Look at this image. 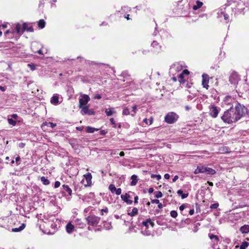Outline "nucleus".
I'll list each match as a JSON object with an SVG mask.
<instances>
[{
	"instance_id": "1",
	"label": "nucleus",
	"mask_w": 249,
	"mask_h": 249,
	"mask_svg": "<svg viewBox=\"0 0 249 249\" xmlns=\"http://www.w3.org/2000/svg\"><path fill=\"white\" fill-rule=\"evenodd\" d=\"M222 120L225 123H231L237 121L239 119L235 114V112L233 110V108L231 107L230 109L225 111L221 117Z\"/></svg>"
},
{
	"instance_id": "2",
	"label": "nucleus",
	"mask_w": 249,
	"mask_h": 249,
	"mask_svg": "<svg viewBox=\"0 0 249 249\" xmlns=\"http://www.w3.org/2000/svg\"><path fill=\"white\" fill-rule=\"evenodd\" d=\"M234 111L235 112V114H237V116L239 120L240 118L244 115L246 113L249 114V112L247 111V109L244 106L238 104L237 105L235 108H233Z\"/></svg>"
},
{
	"instance_id": "3",
	"label": "nucleus",
	"mask_w": 249,
	"mask_h": 249,
	"mask_svg": "<svg viewBox=\"0 0 249 249\" xmlns=\"http://www.w3.org/2000/svg\"><path fill=\"white\" fill-rule=\"evenodd\" d=\"M178 118V116L176 113L171 112L165 116L164 120L167 123L171 124L176 122Z\"/></svg>"
},
{
	"instance_id": "4",
	"label": "nucleus",
	"mask_w": 249,
	"mask_h": 249,
	"mask_svg": "<svg viewBox=\"0 0 249 249\" xmlns=\"http://www.w3.org/2000/svg\"><path fill=\"white\" fill-rule=\"evenodd\" d=\"M100 218L95 215H90L86 218L88 224L91 226H95L98 224Z\"/></svg>"
},
{
	"instance_id": "5",
	"label": "nucleus",
	"mask_w": 249,
	"mask_h": 249,
	"mask_svg": "<svg viewBox=\"0 0 249 249\" xmlns=\"http://www.w3.org/2000/svg\"><path fill=\"white\" fill-rule=\"evenodd\" d=\"M209 108L210 115L213 118H216L218 114L219 113V108L214 105H212L210 106Z\"/></svg>"
},
{
	"instance_id": "6",
	"label": "nucleus",
	"mask_w": 249,
	"mask_h": 249,
	"mask_svg": "<svg viewBox=\"0 0 249 249\" xmlns=\"http://www.w3.org/2000/svg\"><path fill=\"white\" fill-rule=\"evenodd\" d=\"M89 100L90 98L88 95L84 94L82 96V98L79 99V108H81L83 107H84V106L86 105L89 101Z\"/></svg>"
},
{
	"instance_id": "7",
	"label": "nucleus",
	"mask_w": 249,
	"mask_h": 249,
	"mask_svg": "<svg viewBox=\"0 0 249 249\" xmlns=\"http://www.w3.org/2000/svg\"><path fill=\"white\" fill-rule=\"evenodd\" d=\"M84 177L86 179V183H84V181L82 180V183L84 184V186H90L91 184V178H92V176L91 174L89 173H87V174L84 175Z\"/></svg>"
},
{
	"instance_id": "8",
	"label": "nucleus",
	"mask_w": 249,
	"mask_h": 249,
	"mask_svg": "<svg viewBox=\"0 0 249 249\" xmlns=\"http://www.w3.org/2000/svg\"><path fill=\"white\" fill-rule=\"evenodd\" d=\"M81 108V112L83 115L88 114L89 115H91L94 114V111L92 110L89 109L88 106L83 107Z\"/></svg>"
},
{
	"instance_id": "9",
	"label": "nucleus",
	"mask_w": 249,
	"mask_h": 249,
	"mask_svg": "<svg viewBox=\"0 0 249 249\" xmlns=\"http://www.w3.org/2000/svg\"><path fill=\"white\" fill-rule=\"evenodd\" d=\"M142 225L146 228H148L149 225H150L152 228L155 226L154 223L152 221L151 218H148L145 221H143L142 222Z\"/></svg>"
},
{
	"instance_id": "10",
	"label": "nucleus",
	"mask_w": 249,
	"mask_h": 249,
	"mask_svg": "<svg viewBox=\"0 0 249 249\" xmlns=\"http://www.w3.org/2000/svg\"><path fill=\"white\" fill-rule=\"evenodd\" d=\"M121 197L123 200L126 202L127 204H131L132 203V200L128 199L130 198V196L128 194H125V195H121Z\"/></svg>"
},
{
	"instance_id": "11",
	"label": "nucleus",
	"mask_w": 249,
	"mask_h": 249,
	"mask_svg": "<svg viewBox=\"0 0 249 249\" xmlns=\"http://www.w3.org/2000/svg\"><path fill=\"white\" fill-rule=\"evenodd\" d=\"M15 31L19 35L22 34L24 32V30L22 29V27L19 23L17 24L15 27Z\"/></svg>"
},
{
	"instance_id": "12",
	"label": "nucleus",
	"mask_w": 249,
	"mask_h": 249,
	"mask_svg": "<svg viewBox=\"0 0 249 249\" xmlns=\"http://www.w3.org/2000/svg\"><path fill=\"white\" fill-rule=\"evenodd\" d=\"M240 231L243 233H248L249 232V225H245L242 226L240 229Z\"/></svg>"
},
{
	"instance_id": "13",
	"label": "nucleus",
	"mask_w": 249,
	"mask_h": 249,
	"mask_svg": "<svg viewBox=\"0 0 249 249\" xmlns=\"http://www.w3.org/2000/svg\"><path fill=\"white\" fill-rule=\"evenodd\" d=\"M74 227L71 223H69L66 226V231L68 233H71L72 232Z\"/></svg>"
},
{
	"instance_id": "14",
	"label": "nucleus",
	"mask_w": 249,
	"mask_h": 249,
	"mask_svg": "<svg viewBox=\"0 0 249 249\" xmlns=\"http://www.w3.org/2000/svg\"><path fill=\"white\" fill-rule=\"evenodd\" d=\"M229 80L231 84L235 85L237 83L238 78L236 75L232 74L230 76Z\"/></svg>"
},
{
	"instance_id": "15",
	"label": "nucleus",
	"mask_w": 249,
	"mask_h": 249,
	"mask_svg": "<svg viewBox=\"0 0 249 249\" xmlns=\"http://www.w3.org/2000/svg\"><path fill=\"white\" fill-rule=\"evenodd\" d=\"M205 172V167H197V168L195 170L194 173L195 174H197L198 173H204Z\"/></svg>"
},
{
	"instance_id": "16",
	"label": "nucleus",
	"mask_w": 249,
	"mask_h": 249,
	"mask_svg": "<svg viewBox=\"0 0 249 249\" xmlns=\"http://www.w3.org/2000/svg\"><path fill=\"white\" fill-rule=\"evenodd\" d=\"M151 46L154 48H155V51L156 52H158L159 51H160V50L161 47L159 45V43L156 41H154L152 43Z\"/></svg>"
},
{
	"instance_id": "17",
	"label": "nucleus",
	"mask_w": 249,
	"mask_h": 249,
	"mask_svg": "<svg viewBox=\"0 0 249 249\" xmlns=\"http://www.w3.org/2000/svg\"><path fill=\"white\" fill-rule=\"evenodd\" d=\"M208 175H214L216 172L214 169L211 168L205 167V172Z\"/></svg>"
},
{
	"instance_id": "18",
	"label": "nucleus",
	"mask_w": 249,
	"mask_h": 249,
	"mask_svg": "<svg viewBox=\"0 0 249 249\" xmlns=\"http://www.w3.org/2000/svg\"><path fill=\"white\" fill-rule=\"evenodd\" d=\"M131 179H132V181L130 183L131 185H135L137 183V176L136 175H133L131 176Z\"/></svg>"
},
{
	"instance_id": "19",
	"label": "nucleus",
	"mask_w": 249,
	"mask_h": 249,
	"mask_svg": "<svg viewBox=\"0 0 249 249\" xmlns=\"http://www.w3.org/2000/svg\"><path fill=\"white\" fill-rule=\"evenodd\" d=\"M196 5H194L193 9L194 10H196L200 8L203 5V3L199 0H197L196 2Z\"/></svg>"
},
{
	"instance_id": "20",
	"label": "nucleus",
	"mask_w": 249,
	"mask_h": 249,
	"mask_svg": "<svg viewBox=\"0 0 249 249\" xmlns=\"http://www.w3.org/2000/svg\"><path fill=\"white\" fill-rule=\"evenodd\" d=\"M62 187L63 188V189L66 192H67L70 196H71V193H72V191H71V189L69 187L68 185L64 184L62 185Z\"/></svg>"
},
{
	"instance_id": "21",
	"label": "nucleus",
	"mask_w": 249,
	"mask_h": 249,
	"mask_svg": "<svg viewBox=\"0 0 249 249\" xmlns=\"http://www.w3.org/2000/svg\"><path fill=\"white\" fill-rule=\"evenodd\" d=\"M138 210L137 208H133L132 212L128 213V215L131 216H134L138 214Z\"/></svg>"
},
{
	"instance_id": "22",
	"label": "nucleus",
	"mask_w": 249,
	"mask_h": 249,
	"mask_svg": "<svg viewBox=\"0 0 249 249\" xmlns=\"http://www.w3.org/2000/svg\"><path fill=\"white\" fill-rule=\"evenodd\" d=\"M58 97L56 95L53 96L51 100V103L53 104H57L58 103Z\"/></svg>"
},
{
	"instance_id": "23",
	"label": "nucleus",
	"mask_w": 249,
	"mask_h": 249,
	"mask_svg": "<svg viewBox=\"0 0 249 249\" xmlns=\"http://www.w3.org/2000/svg\"><path fill=\"white\" fill-rule=\"evenodd\" d=\"M99 129L92 127L91 126H87L86 128V131L88 133H93L95 131H98Z\"/></svg>"
},
{
	"instance_id": "24",
	"label": "nucleus",
	"mask_w": 249,
	"mask_h": 249,
	"mask_svg": "<svg viewBox=\"0 0 249 249\" xmlns=\"http://www.w3.org/2000/svg\"><path fill=\"white\" fill-rule=\"evenodd\" d=\"M25 224H24V223L22 224L21 226H20L18 228L12 229V231L18 232V231H21L25 228Z\"/></svg>"
},
{
	"instance_id": "25",
	"label": "nucleus",
	"mask_w": 249,
	"mask_h": 249,
	"mask_svg": "<svg viewBox=\"0 0 249 249\" xmlns=\"http://www.w3.org/2000/svg\"><path fill=\"white\" fill-rule=\"evenodd\" d=\"M40 180L42 183L45 185H49L50 183V181L48 179H47L45 177H41Z\"/></svg>"
},
{
	"instance_id": "26",
	"label": "nucleus",
	"mask_w": 249,
	"mask_h": 249,
	"mask_svg": "<svg viewBox=\"0 0 249 249\" xmlns=\"http://www.w3.org/2000/svg\"><path fill=\"white\" fill-rule=\"evenodd\" d=\"M178 195H180L182 199L186 198L188 196V194H184L181 190H178L177 192Z\"/></svg>"
},
{
	"instance_id": "27",
	"label": "nucleus",
	"mask_w": 249,
	"mask_h": 249,
	"mask_svg": "<svg viewBox=\"0 0 249 249\" xmlns=\"http://www.w3.org/2000/svg\"><path fill=\"white\" fill-rule=\"evenodd\" d=\"M45 24V21L43 19H40L38 22V26L41 29L44 28Z\"/></svg>"
},
{
	"instance_id": "28",
	"label": "nucleus",
	"mask_w": 249,
	"mask_h": 249,
	"mask_svg": "<svg viewBox=\"0 0 249 249\" xmlns=\"http://www.w3.org/2000/svg\"><path fill=\"white\" fill-rule=\"evenodd\" d=\"M249 244L247 242H243L240 246V249H246L249 246Z\"/></svg>"
},
{
	"instance_id": "29",
	"label": "nucleus",
	"mask_w": 249,
	"mask_h": 249,
	"mask_svg": "<svg viewBox=\"0 0 249 249\" xmlns=\"http://www.w3.org/2000/svg\"><path fill=\"white\" fill-rule=\"evenodd\" d=\"M208 82H209L208 80H207L204 79H203V80H202V85H203V87L204 88H206V89H208V87H209V85H208Z\"/></svg>"
},
{
	"instance_id": "30",
	"label": "nucleus",
	"mask_w": 249,
	"mask_h": 249,
	"mask_svg": "<svg viewBox=\"0 0 249 249\" xmlns=\"http://www.w3.org/2000/svg\"><path fill=\"white\" fill-rule=\"evenodd\" d=\"M108 188L112 193H115L117 189L113 184L109 185Z\"/></svg>"
},
{
	"instance_id": "31",
	"label": "nucleus",
	"mask_w": 249,
	"mask_h": 249,
	"mask_svg": "<svg viewBox=\"0 0 249 249\" xmlns=\"http://www.w3.org/2000/svg\"><path fill=\"white\" fill-rule=\"evenodd\" d=\"M105 112L107 115L108 116H111L113 114V111H112L111 108L107 109Z\"/></svg>"
},
{
	"instance_id": "32",
	"label": "nucleus",
	"mask_w": 249,
	"mask_h": 249,
	"mask_svg": "<svg viewBox=\"0 0 249 249\" xmlns=\"http://www.w3.org/2000/svg\"><path fill=\"white\" fill-rule=\"evenodd\" d=\"M209 236L211 239H214L216 241L219 240L218 237L214 234H209Z\"/></svg>"
},
{
	"instance_id": "33",
	"label": "nucleus",
	"mask_w": 249,
	"mask_h": 249,
	"mask_svg": "<svg viewBox=\"0 0 249 249\" xmlns=\"http://www.w3.org/2000/svg\"><path fill=\"white\" fill-rule=\"evenodd\" d=\"M155 197L157 198L161 197L162 196V193L160 191H156L155 192Z\"/></svg>"
},
{
	"instance_id": "34",
	"label": "nucleus",
	"mask_w": 249,
	"mask_h": 249,
	"mask_svg": "<svg viewBox=\"0 0 249 249\" xmlns=\"http://www.w3.org/2000/svg\"><path fill=\"white\" fill-rule=\"evenodd\" d=\"M151 177L152 178H156L157 180H159L161 178V176L160 175L152 174Z\"/></svg>"
},
{
	"instance_id": "35",
	"label": "nucleus",
	"mask_w": 249,
	"mask_h": 249,
	"mask_svg": "<svg viewBox=\"0 0 249 249\" xmlns=\"http://www.w3.org/2000/svg\"><path fill=\"white\" fill-rule=\"evenodd\" d=\"M170 215L173 218H176L178 216V213L176 211H172L170 212Z\"/></svg>"
},
{
	"instance_id": "36",
	"label": "nucleus",
	"mask_w": 249,
	"mask_h": 249,
	"mask_svg": "<svg viewBox=\"0 0 249 249\" xmlns=\"http://www.w3.org/2000/svg\"><path fill=\"white\" fill-rule=\"evenodd\" d=\"M8 123L10 124H11L12 125H15L16 124V122L15 121H14L13 119L12 118H9L8 119Z\"/></svg>"
},
{
	"instance_id": "37",
	"label": "nucleus",
	"mask_w": 249,
	"mask_h": 249,
	"mask_svg": "<svg viewBox=\"0 0 249 249\" xmlns=\"http://www.w3.org/2000/svg\"><path fill=\"white\" fill-rule=\"evenodd\" d=\"M129 109L127 107L124 108L123 111V114L125 115H129Z\"/></svg>"
},
{
	"instance_id": "38",
	"label": "nucleus",
	"mask_w": 249,
	"mask_h": 249,
	"mask_svg": "<svg viewBox=\"0 0 249 249\" xmlns=\"http://www.w3.org/2000/svg\"><path fill=\"white\" fill-rule=\"evenodd\" d=\"M219 204L217 203H213L210 206L211 209H216L218 207Z\"/></svg>"
},
{
	"instance_id": "39",
	"label": "nucleus",
	"mask_w": 249,
	"mask_h": 249,
	"mask_svg": "<svg viewBox=\"0 0 249 249\" xmlns=\"http://www.w3.org/2000/svg\"><path fill=\"white\" fill-rule=\"evenodd\" d=\"M152 121H153V120H152V119H150V120H147V119H145L144 120V122L146 124H152Z\"/></svg>"
},
{
	"instance_id": "40",
	"label": "nucleus",
	"mask_w": 249,
	"mask_h": 249,
	"mask_svg": "<svg viewBox=\"0 0 249 249\" xmlns=\"http://www.w3.org/2000/svg\"><path fill=\"white\" fill-rule=\"evenodd\" d=\"M103 212H105V213H107L108 212V210L107 208H106L105 209H102L101 210V214L102 215L104 214Z\"/></svg>"
},
{
	"instance_id": "41",
	"label": "nucleus",
	"mask_w": 249,
	"mask_h": 249,
	"mask_svg": "<svg viewBox=\"0 0 249 249\" xmlns=\"http://www.w3.org/2000/svg\"><path fill=\"white\" fill-rule=\"evenodd\" d=\"M122 190L121 188H118L116 189V190L115 191V193L117 195H120L121 194Z\"/></svg>"
},
{
	"instance_id": "42",
	"label": "nucleus",
	"mask_w": 249,
	"mask_h": 249,
	"mask_svg": "<svg viewBox=\"0 0 249 249\" xmlns=\"http://www.w3.org/2000/svg\"><path fill=\"white\" fill-rule=\"evenodd\" d=\"M60 186V182L58 181H56L54 183V188H58Z\"/></svg>"
},
{
	"instance_id": "43",
	"label": "nucleus",
	"mask_w": 249,
	"mask_h": 249,
	"mask_svg": "<svg viewBox=\"0 0 249 249\" xmlns=\"http://www.w3.org/2000/svg\"><path fill=\"white\" fill-rule=\"evenodd\" d=\"M48 126L53 128L56 126V124L51 122H49L48 123Z\"/></svg>"
},
{
	"instance_id": "44",
	"label": "nucleus",
	"mask_w": 249,
	"mask_h": 249,
	"mask_svg": "<svg viewBox=\"0 0 249 249\" xmlns=\"http://www.w3.org/2000/svg\"><path fill=\"white\" fill-rule=\"evenodd\" d=\"M25 145V144L24 143H23V142H20L18 144V147L20 148H23L24 147Z\"/></svg>"
},
{
	"instance_id": "45",
	"label": "nucleus",
	"mask_w": 249,
	"mask_h": 249,
	"mask_svg": "<svg viewBox=\"0 0 249 249\" xmlns=\"http://www.w3.org/2000/svg\"><path fill=\"white\" fill-rule=\"evenodd\" d=\"M22 29H23V30H24V31L25 30H27V29L28 28H27V24H26V23H23V25H22Z\"/></svg>"
},
{
	"instance_id": "46",
	"label": "nucleus",
	"mask_w": 249,
	"mask_h": 249,
	"mask_svg": "<svg viewBox=\"0 0 249 249\" xmlns=\"http://www.w3.org/2000/svg\"><path fill=\"white\" fill-rule=\"evenodd\" d=\"M151 202L152 203L158 204V203H159L160 201L158 199H153V200H151Z\"/></svg>"
},
{
	"instance_id": "47",
	"label": "nucleus",
	"mask_w": 249,
	"mask_h": 249,
	"mask_svg": "<svg viewBox=\"0 0 249 249\" xmlns=\"http://www.w3.org/2000/svg\"><path fill=\"white\" fill-rule=\"evenodd\" d=\"M182 73L184 75V74H186V75H188L189 74V71L187 70H184L182 72Z\"/></svg>"
},
{
	"instance_id": "48",
	"label": "nucleus",
	"mask_w": 249,
	"mask_h": 249,
	"mask_svg": "<svg viewBox=\"0 0 249 249\" xmlns=\"http://www.w3.org/2000/svg\"><path fill=\"white\" fill-rule=\"evenodd\" d=\"M137 110V106L136 105H134L132 107V111L134 112V113L135 114Z\"/></svg>"
},
{
	"instance_id": "49",
	"label": "nucleus",
	"mask_w": 249,
	"mask_h": 249,
	"mask_svg": "<svg viewBox=\"0 0 249 249\" xmlns=\"http://www.w3.org/2000/svg\"><path fill=\"white\" fill-rule=\"evenodd\" d=\"M178 178V177L177 175L175 176L172 179L173 182H175Z\"/></svg>"
},
{
	"instance_id": "50",
	"label": "nucleus",
	"mask_w": 249,
	"mask_h": 249,
	"mask_svg": "<svg viewBox=\"0 0 249 249\" xmlns=\"http://www.w3.org/2000/svg\"><path fill=\"white\" fill-rule=\"evenodd\" d=\"M27 30L28 31H29V32H33L34 31V29H33V28L32 27H29L27 29Z\"/></svg>"
},
{
	"instance_id": "51",
	"label": "nucleus",
	"mask_w": 249,
	"mask_h": 249,
	"mask_svg": "<svg viewBox=\"0 0 249 249\" xmlns=\"http://www.w3.org/2000/svg\"><path fill=\"white\" fill-rule=\"evenodd\" d=\"M94 98L97 99H100L101 98V96L100 94H96Z\"/></svg>"
},
{
	"instance_id": "52",
	"label": "nucleus",
	"mask_w": 249,
	"mask_h": 249,
	"mask_svg": "<svg viewBox=\"0 0 249 249\" xmlns=\"http://www.w3.org/2000/svg\"><path fill=\"white\" fill-rule=\"evenodd\" d=\"M164 177L165 179H169L170 178V175L168 174H165L164 176Z\"/></svg>"
},
{
	"instance_id": "53",
	"label": "nucleus",
	"mask_w": 249,
	"mask_h": 249,
	"mask_svg": "<svg viewBox=\"0 0 249 249\" xmlns=\"http://www.w3.org/2000/svg\"><path fill=\"white\" fill-rule=\"evenodd\" d=\"M184 208H185V206H184V204L181 205L179 207V210H180V211H183V210L184 209Z\"/></svg>"
},
{
	"instance_id": "54",
	"label": "nucleus",
	"mask_w": 249,
	"mask_h": 249,
	"mask_svg": "<svg viewBox=\"0 0 249 249\" xmlns=\"http://www.w3.org/2000/svg\"><path fill=\"white\" fill-rule=\"evenodd\" d=\"M139 199V197L138 196H136L134 197V203H138V200Z\"/></svg>"
},
{
	"instance_id": "55",
	"label": "nucleus",
	"mask_w": 249,
	"mask_h": 249,
	"mask_svg": "<svg viewBox=\"0 0 249 249\" xmlns=\"http://www.w3.org/2000/svg\"><path fill=\"white\" fill-rule=\"evenodd\" d=\"M189 213L190 215H193L194 213V209L190 210L189 212Z\"/></svg>"
},
{
	"instance_id": "56",
	"label": "nucleus",
	"mask_w": 249,
	"mask_h": 249,
	"mask_svg": "<svg viewBox=\"0 0 249 249\" xmlns=\"http://www.w3.org/2000/svg\"><path fill=\"white\" fill-rule=\"evenodd\" d=\"M154 191V189L153 188H150L149 189H148V193H153Z\"/></svg>"
},
{
	"instance_id": "57",
	"label": "nucleus",
	"mask_w": 249,
	"mask_h": 249,
	"mask_svg": "<svg viewBox=\"0 0 249 249\" xmlns=\"http://www.w3.org/2000/svg\"><path fill=\"white\" fill-rule=\"evenodd\" d=\"M158 208H160V209H161L163 207L162 204L161 203H160V202H159V203H158Z\"/></svg>"
},
{
	"instance_id": "58",
	"label": "nucleus",
	"mask_w": 249,
	"mask_h": 249,
	"mask_svg": "<svg viewBox=\"0 0 249 249\" xmlns=\"http://www.w3.org/2000/svg\"><path fill=\"white\" fill-rule=\"evenodd\" d=\"M183 75L184 74L181 73L179 75V78L181 80H182V79L183 78Z\"/></svg>"
},
{
	"instance_id": "59",
	"label": "nucleus",
	"mask_w": 249,
	"mask_h": 249,
	"mask_svg": "<svg viewBox=\"0 0 249 249\" xmlns=\"http://www.w3.org/2000/svg\"><path fill=\"white\" fill-rule=\"evenodd\" d=\"M20 157L19 156H18L16 158V162H18V161H19L20 160Z\"/></svg>"
},
{
	"instance_id": "60",
	"label": "nucleus",
	"mask_w": 249,
	"mask_h": 249,
	"mask_svg": "<svg viewBox=\"0 0 249 249\" xmlns=\"http://www.w3.org/2000/svg\"><path fill=\"white\" fill-rule=\"evenodd\" d=\"M224 17L225 19H227L229 18V16L227 14H224Z\"/></svg>"
},
{
	"instance_id": "61",
	"label": "nucleus",
	"mask_w": 249,
	"mask_h": 249,
	"mask_svg": "<svg viewBox=\"0 0 249 249\" xmlns=\"http://www.w3.org/2000/svg\"><path fill=\"white\" fill-rule=\"evenodd\" d=\"M100 133L101 135H105L106 134V132L105 131V130H103L101 131Z\"/></svg>"
},
{
	"instance_id": "62",
	"label": "nucleus",
	"mask_w": 249,
	"mask_h": 249,
	"mask_svg": "<svg viewBox=\"0 0 249 249\" xmlns=\"http://www.w3.org/2000/svg\"><path fill=\"white\" fill-rule=\"evenodd\" d=\"M119 155L121 157H123L124 155V153L123 151H122L119 153Z\"/></svg>"
},
{
	"instance_id": "63",
	"label": "nucleus",
	"mask_w": 249,
	"mask_h": 249,
	"mask_svg": "<svg viewBox=\"0 0 249 249\" xmlns=\"http://www.w3.org/2000/svg\"><path fill=\"white\" fill-rule=\"evenodd\" d=\"M0 89L2 91H5V87H4L0 86Z\"/></svg>"
},
{
	"instance_id": "64",
	"label": "nucleus",
	"mask_w": 249,
	"mask_h": 249,
	"mask_svg": "<svg viewBox=\"0 0 249 249\" xmlns=\"http://www.w3.org/2000/svg\"><path fill=\"white\" fill-rule=\"evenodd\" d=\"M37 53L40 54H43V52H42V51L40 49L38 51H37Z\"/></svg>"
}]
</instances>
